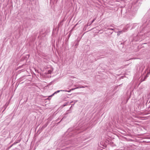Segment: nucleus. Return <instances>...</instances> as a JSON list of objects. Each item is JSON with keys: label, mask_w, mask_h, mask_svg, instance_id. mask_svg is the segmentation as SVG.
Instances as JSON below:
<instances>
[{"label": "nucleus", "mask_w": 150, "mask_h": 150, "mask_svg": "<svg viewBox=\"0 0 150 150\" xmlns=\"http://www.w3.org/2000/svg\"><path fill=\"white\" fill-rule=\"evenodd\" d=\"M128 28H123V30H122L119 31L118 32V34L119 33L120 34L122 33L123 32H125L127 31V30Z\"/></svg>", "instance_id": "nucleus-1"}, {"label": "nucleus", "mask_w": 150, "mask_h": 150, "mask_svg": "<svg viewBox=\"0 0 150 150\" xmlns=\"http://www.w3.org/2000/svg\"><path fill=\"white\" fill-rule=\"evenodd\" d=\"M78 88H79V87H76V88H72L71 90H69V91H67V90H63V91L70 92L71 91H73V90H74L75 89Z\"/></svg>", "instance_id": "nucleus-2"}, {"label": "nucleus", "mask_w": 150, "mask_h": 150, "mask_svg": "<svg viewBox=\"0 0 150 150\" xmlns=\"http://www.w3.org/2000/svg\"><path fill=\"white\" fill-rule=\"evenodd\" d=\"M96 18H95L92 21H91V22H88L87 24V26L90 25L92 23H93L94 21L96 20Z\"/></svg>", "instance_id": "nucleus-3"}, {"label": "nucleus", "mask_w": 150, "mask_h": 150, "mask_svg": "<svg viewBox=\"0 0 150 150\" xmlns=\"http://www.w3.org/2000/svg\"><path fill=\"white\" fill-rule=\"evenodd\" d=\"M63 90H58L54 92V93L57 94L58 93H59L60 91H63Z\"/></svg>", "instance_id": "nucleus-4"}, {"label": "nucleus", "mask_w": 150, "mask_h": 150, "mask_svg": "<svg viewBox=\"0 0 150 150\" xmlns=\"http://www.w3.org/2000/svg\"><path fill=\"white\" fill-rule=\"evenodd\" d=\"M47 126V125H44L42 127V129H43L46 126Z\"/></svg>", "instance_id": "nucleus-5"}, {"label": "nucleus", "mask_w": 150, "mask_h": 150, "mask_svg": "<svg viewBox=\"0 0 150 150\" xmlns=\"http://www.w3.org/2000/svg\"><path fill=\"white\" fill-rule=\"evenodd\" d=\"M47 126V125H44L42 127V129H43L46 126Z\"/></svg>", "instance_id": "nucleus-6"}, {"label": "nucleus", "mask_w": 150, "mask_h": 150, "mask_svg": "<svg viewBox=\"0 0 150 150\" xmlns=\"http://www.w3.org/2000/svg\"><path fill=\"white\" fill-rule=\"evenodd\" d=\"M147 77H148V74H147L146 76H145L144 78V79L143 81H144L145 80V79H146V78H147Z\"/></svg>", "instance_id": "nucleus-7"}, {"label": "nucleus", "mask_w": 150, "mask_h": 150, "mask_svg": "<svg viewBox=\"0 0 150 150\" xmlns=\"http://www.w3.org/2000/svg\"><path fill=\"white\" fill-rule=\"evenodd\" d=\"M77 102V100H74V101H72L71 102V103L74 102V104L75 103H76Z\"/></svg>", "instance_id": "nucleus-8"}, {"label": "nucleus", "mask_w": 150, "mask_h": 150, "mask_svg": "<svg viewBox=\"0 0 150 150\" xmlns=\"http://www.w3.org/2000/svg\"><path fill=\"white\" fill-rule=\"evenodd\" d=\"M68 103H67V102L65 103H64L63 104V106H66V105H67Z\"/></svg>", "instance_id": "nucleus-9"}, {"label": "nucleus", "mask_w": 150, "mask_h": 150, "mask_svg": "<svg viewBox=\"0 0 150 150\" xmlns=\"http://www.w3.org/2000/svg\"><path fill=\"white\" fill-rule=\"evenodd\" d=\"M79 88H85V87H84V86H80V87H78Z\"/></svg>", "instance_id": "nucleus-10"}, {"label": "nucleus", "mask_w": 150, "mask_h": 150, "mask_svg": "<svg viewBox=\"0 0 150 150\" xmlns=\"http://www.w3.org/2000/svg\"><path fill=\"white\" fill-rule=\"evenodd\" d=\"M99 59V58H95L93 61H95L97 60V59Z\"/></svg>", "instance_id": "nucleus-11"}, {"label": "nucleus", "mask_w": 150, "mask_h": 150, "mask_svg": "<svg viewBox=\"0 0 150 150\" xmlns=\"http://www.w3.org/2000/svg\"><path fill=\"white\" fill-rule=\"evenodd\" d=\"M51 72H52V71L50 70H49L48 71V73L49 74H51Z\"/></svg>", "instance_id": "nucleus-12"}, {"label": "nucleus", "mask_w": 150, "mask_h": 150, "mask_svg": "<svg viewBox=\"0 0 150 150\" xmlns=\"http://www.w3.org/2000/svg\"><path fill=\"white\" fill-rule=\"evenodd\" d=\"M55 94H56V93H54L53 94H52V95H51V96H50V97H52V96H54V95Z\"/></svg>", "instance_id": "nucleus-13"}, {"label": "nucleus", "mask_w": 150, "mask_h": 150, "mask_svg": "<svg viewBox=\"0 0 150 150\" xmlns=\"http://www.w3.org/2000/svg\"><path fill=\"white\" fill-rule=\"evenodd\" d=\"M18 142H14L13 144H12V145H15L17 143H18Z\"/></svg>", "instance_id": "nucleus-14"}, {"label": "nucleus", "mask_w": 150, "mask_h": 150, "mask_svg": "<svg viewBox=\"0 0 150 150\" xmlns=\"http://www.w3.org/2000/svg\"><path fill=\"white\" fill-rule=\"evenodd\" d=\"M78 44H79V43H77L75 45V46H77L78 45Z\"/></svg>", "instance_id": "nucleus-15"}, {"label": "nucleus", "mask_w": 150, "mask_h": 150, "mask_svg": "<svg viewBox=\"0 0 150 150\" xmlns=\"http://www.w3.org/2000/svg\"><path fill=\"white\" fill-rule=\"evenodd\" d=\"M99 54L98 53H97L96 54V56H97L98 57V55Z\"/></svg>", "instance_id": "nucleus-16"}, {"label": "nucleus", "mask_w": 150, "mask_h": 150, "mask_svg": "<svg viewBox=\"0 0 150 150\" xmlns=\"http://www.w3.org/2000/svg\"><path fill=\"white\" fill-rule=\"evenodd\" d=\"M79 40H76V41H77V43H79Z\"/></svg>", "instance_id": "nucleus-17"}, {"label": "nucleus", "mask_w": 150, "mask_h": 150, "mask_svg": "<svg viewBox=\"0 0 150 150\" xmlns=\"http://www.w3.org/2000/svg\"><path fill=\"white\" fill-rule=\"evenodd\" d=\"M108 29L111 30H114V29H112V28H109Z\"/></svg>", "instance_id": "nucleus-18"}, {"label": "nucleus", "mask_w": 150, "mask_h": 150, "mask_svg": "<svg viewBox=\"0 0 150 150\" xmlns=\"http://www.w3.org/2000/svg\"><path fill=\"white\" fill-rule=\"evenodd\" d=\"M13 146V145H11L10 147H9V148H11L12 146Z\"/></svg>", "instance_id": "nucleus-19"}, {"label": "nucleus", "mask_w": 150, "mask_h": 150, "mask_svg": "<svg viewBox=\"0 0 150 150\" xmlns=\"http://www.w3.org/2000/svg\"><path fill=\"white\" fill-rule=\"evenodd\" d=\"M150 72H149L147 74L149 75L150 74Z\"/></svg>", "instance_id": "nucleus-20"}, {"label": "nucleus", "mask_w": 150, "mask_h": 150, "mask_svg": "<svg viewBox=\"0 0 150 150\" xmlns=\"http://www.w3.org/2000/svg\"><path fill=\"white\" fill-rule=\"evenodd\" d=\"M150 72H149L147 74L149 75L150 74Z\"/></svg>", "instance_id": "nucleus-21"}, {"label": "nucleus", "mask_w": 150, "mask_h": 150, "mask_svg": "<svg viewBox=\"0 0 150 150\" xmlns=\"http://www.w3.org/2000/svg\"><path fill=\"white\" fill-rule=\"evenodd\" d=\"M84 87H85V88L86 87H88V86H84Z\"/></svg>", "instance_id": "nucleus-22"}]
</instances>
